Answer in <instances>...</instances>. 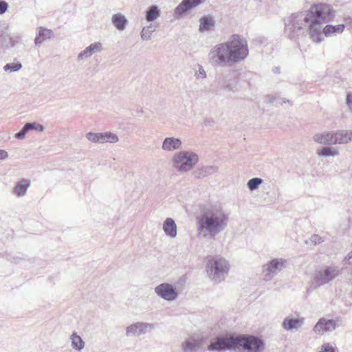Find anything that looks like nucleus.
Listing matches in <instances>:
<instances>
[{
  "mask_svg": "<svg viewBox=\"0 0 352 352\" xmlns=\"http://www.w3.org/2000/svg\"><path fill=\"white\" fill-rule=\"evenodd\" d=\"M332 17V10L329 5L314 4L307 11L292 14L285 23V32L290 39L294 40L308 32L311 41L318 43L324 38L322 32L326 36H331L344 31V24L327 25L323 28L322 23L329 21Z\"/></svg>",
  "mask_w": 352,
  "mask_h": 352,
  "instance_id": "obj_1",
  "label": "nucleus"
},
{
  "mask_svg": "<svg viewBox=\"0 0 352 352\" xmlns=\"http://www.w3.org/2000/svg\"><path fill=\"white\" fill-rule=\"evenodd\" d=\"M248 53L247 41L234 34L226 42L214 46L208 54V59L213 66L225 67L245 60Z\"/></svg>",
  "mask_w": 352,
  "mask_h": 352,
  "instance_id": "obj_2",
  "label": "nucleus"
},
{
  "mask_svg": "<svg viewBox=\"0 0 352 352\" xmlns=\"http://www.w3.org/2000/svg\"><path fill=\"white\" fill-rule=\"evenodd\" d=\"M228 216L222 208L210 206L203 208L197 217L199 234L204 238H214L227 227Z\"/></svg>",
  "mask_w": 352,
  "mask_h": 352,
  "instance_id": "obj_3",
  "label": "nucleus"
},
{
  "mask_svg": "<svg viewBox=\"0 0 352 352\" xmlns=\"http://www.w3.org/2000/svg\"><path fill=\"white\" fill-rule=\"evenodd\" d=\"M230 269V265L225 258L214 257L206 265L208 276L214 282L220 283L226 278Z\"/></svg>",
  "mask_w": 352,
  "mask_h": 352,
  "instance_id": "obj_4",
  "label": "nucleus"
},
{
  "mask_svg": "<svg viewBox=\"0 0 352 352\" xmlns=\"http://www.w3.org/2000/svg\"><path fill=\"white\" fill-rule=\"evenodd\" d=\"M198 162V155L192 151H179L173 158V167L182 173L190 170Z\"/></svg>",
  "mask_w": 352,
  "mask_h": 352,
  "instance_id": "obj_5",
  "label": "nucleus"
},
{
  "mask_svg": "<svg viewBox=\"0 0 352 352\" xmlns=\"http://www.w3.org/2000/svg\"><path fill=\"white\" fill-rule=\"evenodd\" d=\"M262 340L253 336L234 337V350L243 352H261L264 349Z\"/></svg>",
  "mask_w": 352,
  "mask_h": 352,
  "instance_id": "obj_6",
  "label": "nucleus"
},
{
  "mask_svg": "<svg viewBox=\"0 0 352 352\" xmlns=\"http://www.w3.org/2000/svg\"><path fill=\"white\" fill-rule=\"evenodd\" d=\"M206 339L201 335L193 334L188 336L182 343L183 352H204L206 351Z\"/></svg>",
  "mask_w": 352,
  "mask_h": 352,
  "instance_id": "obj_7",
  "label": "nucleus"
},
{
  "mask_svg": "<svg viewBox=\"0 0 352 352\" xmlns=\"http://www.w3.org/2000/svg\"><path fill=\"white\" fill-rule=\"evenodd\" d=\"M287 260L282 258L272 259L263 265L262 274L265 280H272L276 274L287 266Z\"/></svg>",
  "mask_w": 352,
  "mask_h": 352,
  "instance_id": "obj_8",
  "label": "nucleus"
},
{
  "mask_svg": "<svg viewBox=\"0 0 352 352\" xmlns=\"http://www.w3.org/2000/svg\"><path fill=\"white\" fill-rule=\"evenodd\" d=\"M338 267H326L315 272L313 283L316 286L323 285L333 280L340 274Z\"/></svg>",
  "mask_w": 352,
  "mask_h": 352,
  "instance_id": "obj_9",
  "label": "nucleus"
},
{
  "mask_svg": "<svg viewBox=\"0 0 352 352\" xmlns=\"http://www.w3.org/2000/svg\"><path fill=\"white\" fill-rule=\"evenodd\" d=\"M86 138L96 144L116 143L119 141L118 136L112 132L93 133L89 132L86 134Z\"/></svg>",
  "mask_w": 352,
  "mask_h": 352,
  "instance_id": "obj_10",
  "label": "nucleus"
},
{
  "mask_svg": "<svg viewBox=\"0 0 352 352\" xmlns=\"http://www.w3.org/2000/svg\"><path fill=\"white\" fill-rule=\"evenodd\" d=\"M154 291L159 297L167 301H174L178 298L175 287L170 283H161L155 287Z\"/></svg>",
  "mask_w": 352,
  "mask_h": 352,
  "instance_id": "obj_11",
  "label": "nucleus"
},
{
  "mask_svg": "<svg viewBox=\"0 0 352 352\" xmlns=\"http://www.w3.org/2000/svg\"><path fill=\"white\" fill-rule=\"evenodd\" d=\"M226 349L234 350V337L217 338L207 347V350L209 351L220 352Z\"/></svg>",
  "mask_w": 352,
  "mask_h": 352,
  "instance_id": "obj_12",
  "label": "nucleus"
},
{
  "mask_svg": "<svg viewBox=\"0 0 352 352\" xmlns=\"http://www.w3.org/2000/svg\"><path fill=\"white\" fill-rule=\"evenodd\" d=\"M155 328V324L146 322H135L127 327L126 335L127 336H140L151 331Z\"/></svg>",
  "mask_w": 352,
  "mask_h": 352,
  "instance_id": "obj_13",
  "label": "nucleus"
},
{
  "mask_svg": "<svg viewBox=\"0 0 352 352\" xmlns=\"http://www.w3.org/2000/svg\"><path fill=\"white\" fill-rule=\"evenodd\" d=\"M338 320L322 318L314 326V331L318 334L333 331L338 326Z\"/></svg>",
  "mask_w": 352,
  "mask_h": 352,
  "instance_id": "obj_14",
  "label": "nucleus"
},
{
  "mask_svg": "<svg viewBox=\"0 0 352 352\" xmlns=\"http://www.w3.org/2000/svg\"><path fill=\"white\" fill-rule=\"evenodd\" d=\"M219 83L226 90L233 92L238 91L237 79L234 72L223 74L219 79Z\"/></svg>",
  "mask_w": 352,
  "mask_h": 352,
  "instance_id": "obj_15",
  "label": "nucleus"
},
{
  "mask_svg": "<svg viewBox=\"0 0 352 352\" xmlns=\"http://www.w3.org/2000/svg\"><path fill=\"white\" fill-rule=\"evenodd\" d=\"M219 167L217 166H202L197 167L195 170H194L192 172V175L196 179H203L217 173Z\"/></svg>",
  "mask_w": 352,
  "mask_h": 352,
  "instance_id": "obj_16",
  "label": "nucleus"
},
{
  "mask_svg": "<svg viewBox=\"0 0 352 352\" xmlns=\"http://www.w3.org/2000/svg\"><path fill=\"white\" fill-rule=\"evenodd\" d=\"M313 140L315 142L320 144L333 145V131H326L322 133H318L313 136Z\"/></svg>",
  "mask_w": 352,
  "mask_h": 352,
  "instance_id": "obj_17",
  "label": "nucleus"
},
{
  "mask_svg": "<svg viewBox=\"0 0 352 352\" xmlns=\"http://www.w3.org/2000/svg\"><path fill=\"white\" fill-rule=\"evenodd\" d=\"M102 50V43L96 42L87 47L82 52H81L77 57L78 60H82L90 57L93 54L100 52Z\"/></svg>",
  "mask_w": 352,
  "mask_h": 352,
  "instance_id": "obj_18",
  "label": "nucleus"
},
{
  "mask_svg": "<svg viewBox=\"0 0 352 352\" xmlns=\"http://www.w3.org/2000/svg\"><path fill=\"white\" fill-rule=\"evenodd\" d=\"M334 144H344L352 140V131L338 130L333 131Z\"/></svg>",
  "mask_w": 352,
  "mask_h": 352,
  "instance_id": "obj_19",
  "label": "nucleus"
},
{
  "mask_svg": "<svg viewBox=\"0 0 352 352\" xmlns=\"http://www.w3.org/2000/svg\"><path fill=\"white\" fill-rule=\"evenodd\" d=\"M182 141L179 138L174 137L166 138L162 145V150L165 151H173L182 148Z\"/></svg>",
  "mask_w": 352,
  "mask_h": 352,
  "instance_id": "obj_20",
  "label": "nucleus"
},
{
  "mask_svg": "<svg viewBox=\"0 0 352 352\" xmlns=\"http://www.w3.org/2000/svg\"><path fill=\"white\" fill-rule=\"evenodd\" d=\"M205 0H183V1L175 8V14L182 15L187 10L197 6Z\"/></svg>",
  "mask_w": 352,
  "mask_h": 352,
  "instance_id": "obj_21",
  "label": "nucleus"
},
{
  "mask_svg": "<svg viewBox=\"0 0 352 352\" xmlns=\"http://www.w3.org/2000/svg\"><path fill=\"white\" fill-rule=\"evenodd\" d=\"M162 229L165 234L170 238H175L177 234V225L172 218L165 219Z\"/></svg>",
  "mask_w": 352,
  "mask_h": 352,
  "instance_id": "obj_22",
  "label": "nucleus"
},
{
  "mask_svg": "<svg viewBox=\"0 0 352 352\" xmlns=\"http://www.w3.org/2000/svg\"><path fill=\"white\" fill-rule=\"evenodd\" d=\"M214 20L211 16H204L199 19V31L201 33L210 32L214 29Z\"/></svg>",
  "mask_w": 352,
  "mask_h": 352,
  "instance_id": "obj_23",
  "label": "nucleus"
},
{
  "mask_svg": "<svg viewBox=\"0 0 352 352\" xmlns=\"http://www.w3.org/2000/svg\"><path fill=\"white\" fill-rule=\"evenodd\" d=\"M30 181L28 179H22L17 182L13 188L12 192L17 197H23L26 194L28 188L30 187Z\"/></svg>",
  "mask_w": 352,
  "mask_h": 352,
  "instance_id": "obj_24",
  "label": "nucleus"
},
{
  "mask_svg": "<svg viewBox=\"0 0 352 352\" xmlns=\"http://www.w3.org/2000/svg\"><path fill=\"white\" fill-rule=\"evenodd\" d=\"M53 35L52 30L43 28H39L38 34L34 39L36 45H39L44 41L50 38Z\"/></svg>",
  "mask_w": 352,
  "mask_h": 352,
  "instance_id": "obj_25",
  "label": "nucleus"
},
{
  "mask_svg": "<svg viewBox=\"0 0 352 352\" xmlns=\"http://www.w3.org/2000/svg\"><path fill=\"white\" fill-rule=\"evenodd\" d=\"M303 323L302 319H294L287 318L283 322V327L286 330H297Z\"/></svg>",
  "mask_w": 352,
  "mask_h": 352,
  "instance_id": "obj_26",
  "label": "nucleus"
},
{
  "mask_svg": "<svg viewBox=\"0 0 352 352\" xmlns=\"http://www.w3.org/2000/svg\"><path fill=\"white\" fill-rule=\"evenodd\" d=\"M112 23L118 30H123L126 28L127 19L124 15L117 13L112 16Z\"/></svg>",
  "mask_w": 352,
  "mask_h": 352,
  "instance_id": "obj_27",
  "label": "nucleus"
},
{
  "mask_svg": "<svg viewBox=\"0 0 352 352\" xmlns=\"http://www.w3.org/2000/svg\"><path fill=\"white\" fill-rule=\"evenodd\" d=\"M316 153L320 157H335L339 155V151L333 147L324 146L320 149H318Z\"/></svg>",
  "mask_w": 352,
  "mask_h": 352,
  "instance_id": "obj_28",
  "label": "nucleus"
},
{
  "mask_svg": "<svg viewBox=\"0 0 352 352\" xmlns=\"http://www.w3.org/2000/svg\"><path fill=\"white\" fill-rule=\"evenodd\" d=\"M72 339V346L74 349L80 351L82 350L85 346V342L82 340V338L76 335V333H73V334L71 336Z\"/></svg>",
  "mask_w": 352,
  "mask_h": 352,
  "instance_id": "obj_29",
  "label": "nucleus"
},
{
  "mask_svg": "<svg viewBox=\"0 0 352 352\" xmlns=\"http://www.w3.org/2000/svg\"><path fill=\"white\" fill-rule=\"evenodd\" d=\"M160 16V10L157 6H151L146 12V19L148 21L155 20Z\"/></svg>",
  "mask_w": 352,
  "mask_h": 352,
  "instance_id": "obj_30",
  "label": "nucleus"
},
{
  "mask_svg": "<svg viewBox=\"0 0 352 352\" xmlns=\"http://www.w3.org/2000/svg\"><path fill=\"white\" fill-rule=\"evenodd\" d=\"M21 37L19 36H16L14 37H9V43H6L3 40V37H0V47H14L15 44L20 43Z\"/></svg>",
  "mask_w": 352,
  "mask_h": 352,
  "instance_id": "obj_31",
  "label": "nucleus"
},
{
  "mask_svg": "<svg viewBox=\"0 0 352 352\" xmlns=\"http://www.w3.org/2000/svg\"><path fill=\"white\" fill-rule=\"evenodd\" d=\"M155 31V28L151 25L144 27L141 33L140 36L143 41H148L151 39L152 33Z\"/></svg>",
  "mask_w": 352,
  "mask_h": 352,
  "instance_id": "obj_32",
  "label": "nucleus"
},
{
  "mask_svg": "<svg viewBox=\"0 0 352 352\" xmlns=\"http://www.w3.org/2000/svg\"><path fill=\"white\" fill-rule=\"evenodd\" d=\"M263 182V180L261 178L254 177L248 182L247 186L250 190H254L258 188Z\"/></svg>",
  "mask_w": 352,
  "mask_h": 352,
  "instance_id": "obj_33",
  "label": "nucleus"
},
{
  "mask_svg": "<svg viewBox=\"0 0 352 352\" xmlns=\"http://www.w3.org/2000/svg\"><path fill=\"white\" fill-rule=\"evenodd\" d=\"M22 67V65L19 62L8 63L3 66L5 72H13L19 71Z\"/></svg>",
  "mask_w": 352,
  "mask_h": 352,
  "instance_id": "obj_34",
  "label": "nucleus"
},
{
  "mask_svg": "<svg viewBox=\"0 0 352 352\" xmlns=\"http://www.w3.org/2000/svg\"><path fill=\"white\" fill-rule=\"evenodd\" d=\"M25 124V129L28 130V131L31 130H36L38 131H43L45 129V127L40 124H36L35 122H28Z\"/></svg>",
  "mask_w": 352,
  "mask_h": 352,
  "instance_id": "obj_35",
  "label": "nucleus"
},
{
  "mask_svg": "<svg viewBox=\"0 0 352 352\" xmlns=\"http://www.w3.org/2000/svg\"><path fill=\"white\" fill-rule=\"evenodd\" d=\"M309 241L310 243H311L314 245H319V244L322 243V242H324V238L320 236L318 234H313L309 238Z\"/></svg>",
  "mask_w": 352,
  "mask_h": 352,
  "instance_id": "obj_36",
  "label": "nucleus"
},
{
  "mask_svg": "<svg viewBox=\"0 0 352 352\" xmlns=\"http://www.w3.org/2000/svg\"><path fill=\"white\" fill-rule=\"evenodd\" d=\"M3 37V40L6 42L9 43V37L10 35L8 32V28H1L0 27V37Z\"/></svg>",
  "mask_w": 352,
  "mask_h": 352,
  "instance_id": "obj_37",
  "label": "nucleus"
},
{
  "mask_svg": "<svg viewBox=\"0 0 352 352\" xmlns=\"http://www.w3.org/2000/svg\"><path fill=\"white\" fill-rule=\"evenodd\" d=\"M28 132V130L25 129V124L23 126L22 129L15 134V138L18 140H23L25 137V134Z\"/></svg>",
  "mask_w": 352,
  "mask_h": 352,
  "instance_id": "obj_38",
  "label": "nucleus"
},
{
  "mask_svg": "<svg viewBox=\"0 0 352 352\" xmlns=\"http://www.w3.org/2000/svg\"><path fill=\"white\" fill-rule=\"evenodd\" d=\"M197 79L205 78L206 77V73L202 66L199 67V70L195 73Z\"/></svg>",
  "mask_w": 352,
  "mask_h": 352,
  "instance_id": "obj_39",
  "label": "nucleus"
},
{
  "mask_svg": "<svg viewBox=\"0 0 352 352\" xmlns=\"http://www.w3.org/2000/svg\"><path fill=\"white\" fill-rule=\"evenodd\" d=\"M319 352H335V350L329 344H324L322 346L321 351Z\"/></svg>",
  "mask_w": 352,
  "mask_h": 352,
  "instance_id": "obj_40",
  "label": "nucleus"
},
{
  "mask_svg": "<svg viewBox=\"0 0 352 352\" xmlns=\"http://www.w3.org/2000/svg\"><path fill=\"white\" fill-rule=\"evenodd\" d=\"M8 5L5 1L0 0V14H3L6 12Z\"/></svg>",
  "mask_w": 352,
  "mask_h": 352,
  "instance_id": "obj_41",
  "label": "nucleus"
},
{
  "mask_svg": "<svg viewBox=\"0 0 352 352\" xmlns=\"http://www.w3.org/2000/svg\"><path fill=\"white\" fill-rule=\"evenodd\" d=\"M346 101L348 107L352 111V94H347Z\"/></svg>",
  "mask_w": 352,
  "mask_h": 352,
  "instance_id": "obj_42",
  "label": "nucleus"
},
{
  "mask_svg": "<svg viewBox=\"0 0 352 352\" xmlns=\"http://www.w3.org/2000/svg\"><path fill=\"white\" fill-rule=\"evenodd\" d=\"M344 262H345V264L352 265V250L345 257Z\"/></svg>",
  "mask_w": 352,
  "mask_h": 352,
  "instance_id": "obj_43",
  "label": "nucleus"
},
{
  "mask_svg": "<svg viewBox=\"0 0 352 352\" xmlns=\"http://www.w3.org/2000/svg\"><path fill=\"white\" fill-rule=\"evenodd\" d=\"M8 157V153L5 150L0 149V160H5Z\"/></svg>",
  "mask_w": 352,
  "mask_h": 352,
  "instance_id": "obj_44",
  "label": "nucleus"
},
{
  "mask_svg": "<svg viewBox=\"0 0 352 352\" xmlns=\"http://www.w3.org/2000/svg\"><path fill=\"white\" fill-rule=\"evenodd\" d=\"M267 98L270 99L269 102H272L274 100V98L273 96H268Z\"/></svg>",
  "mask_w": 352,
  "mask_h": 352,
  "instance_id": "obj_45",
  "label": "nucleus"
}]
</instances>
